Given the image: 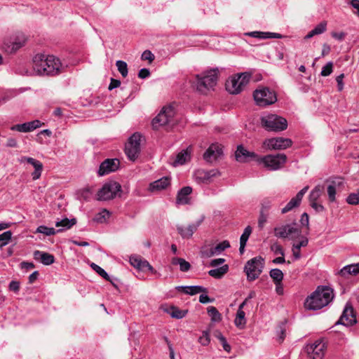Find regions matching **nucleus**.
I'll return each mask as SVG.
<instances>
[{
    "instance_id": "39",
    "label": "nucleus",
    "mask_w": 359,
    "mask_h": 359,
    "mask_svg": "<svg viewBox=\"0 0 359 359\" xmlns=\"http://www.w3.org/2000/svg\"><path fill=\"white\" fill-rule=\"evenodd\" d=\"M323 191H324V187L323 185L318 184V185L316 186L309 194L310 202L317 201L318 199L322 195Z\"/></svg>"
},
{
    "instance_id": "23",
    "label": "nucleus",
    "mask_w": 359,
    "mask_h": 359,
    "mask_svg": "<svg viewBox=\"0 0 359 359\" xmlns=\"http://www.w3.org/2000/svg\"><path fill=\"white\" fill-rule=\"evenodd\" d=\"M192 193V188L189 186L184 187L180 189L177 194L176 203L177 205L189 204L191 198L190 195Z\"/></svg>"
},
{
    "instance_id": "26",
    "label": "nucleus",
    "mask_w": 359,
    "mask_h": 359,
    "mask_svg": "<svg viewBox=\"0 0 359 359\" xmlns=\"http://www.w3.org/2000/svg\"><path fill=\"white\" fill-rule=\"evenodd\" d=\"M25 160L27 163L31 164L34 168V171L32 173V179L34 180L39 179L43 170L42 163L32 157H25Z\"/></svg>"
},
{
    "instance_id": "30",
    "label": "nucleus",
    "mask_w": 359,
    "mask_h": 359,
    "mask_svg": "<svg viewBox=\"0 0 359 359\" xmlns=\"http://www.w3.org/2000/svg\"><path fill=\"white\" fill-rule=\"evenodd\" d=\"M230 248V243L228 241H224L215 247L211 248L208 251L205 252V255L210 257L216 255L221 254L224 250Z\"/></svg>"
},
{
    "instance_id": "35",
    "label": "nucleus",
    "mask_w": 359,
    "mask_h": 359,
    "mask_svg": "<svg viewBox=\"0 0 359 359\" xmlns=\"http://www.w3.org/2000/svg\"><path fill=\"white\" fill-rule=\"evenodd\" d=\"M309 241L306 238H303L299 243H294L292 246V254L295 259H299L301 257L300 249L302 247H305L308 245Z\"/></svg>"
},
{
    "instance_id": "9",
    "label": "nucleus",
    "mask_w": 359,
    "mask_h": 359,
    "mask_svg": "<svg viewBox=\"0 0 359 359\" xmlns=\"http://www.w3.org/2000/svg\"><path fill=\"white\" fill-rule=\"evenodd\" d=\"M264 268V259L261 257H255L246 263L244 271L247 275V278L249 281L256 280Z\"/></svg>"
},
{
    "instance_id": "34",
    "label": "nucleus",
    "mask_w": 359,
    "mask_h": 359,
    "mask_svg": "<svg viewBox=\"0 0 359 359\" xmlns=\"http://www.w3.org/2000/svg\"><path fill=\"white\" fill-rule=\"evenodd\" d=\"M327 22L323 21L316 26L311 31H310L306 36L305 39H309L312 38L315 35L321 34L326 31Z\"/></svg>"
},
{
    "instance_id": "15",
    "label": "nucleus",
    "mask_w": 359,
    "mask_h": 359,
    "mask_svg": "<svg viewBox=\"0 0 359 359\" xmlns=\"http://www.w3.org/2000/svg\"><path fill=\"white\" fill-rule=\"evenodd\" d=\"M25 37L23 34H19L15 38L7 39L4 42L3 48L8 53H14L24 46Z\"/></svg>"
},
{
    "instance_id": "19",
    "label": "nucleus",
    "mask_w": 359,
    "mask_h": 359,
    "mask_svg": "<svg viewBox=\"0 0 359 359\" xmlns=\"http://www.w3.org/2000/svg\"><path fill=\"white\" fill-rule=\"evenodd\" d=\"M329 184L327 187V195L330 202L336 201L337 189L344 186V180L341 177H336L328 180Z\"/></svg>"
},
{
    "instance_id": "49",
    "label": "nucleus",
    "mask_w": 359,
    "mask_h": 359,
    "mask_svg": "<svg viewBox=\"0 0 359 359\" xmlns=\"http://www.w3.org/2000/svg\"><path fill=\"white\" fill-rule=\"evenodd\" d=\"M11 236L12 233L11 231H7L0 234L1 248L8 243V242L11 240Z\"/></svg>"
},
{
    "instance_id": "18",
    "label": "nucleus",
    "mask_w": 359,
    "mask_h": 359,
    "mask_svg": "<svg viewBox=\"0 0 359 359\" xmlns=\"http://www.w3.org/2000/svg\"><path fill=\"white\" fill-rule=\"evenodd\" d=\"M309 187L306 186L300 190L297 194V195L291 198V200L286 204V205L281 209V213L285 214L293 210L294 208L299 207L304 194L306 193Z\"/></svg>"
},
{
    "instance_id": "54",
    "label": "nucleus",
    "mask_w": 359,
    "mask_h": 359,
    "mask_svg": "<svg viewBox=\"0 0 359 359\" xmlns=\"http://www.w3.org/2000/svg\"><path fill=\"white\" fill-rule=\"evenodd\" d=\"M217 339L221 342L224 351L229 353L231 351V346L227 343L226 338L221 334L217 336Z\"/></svg>"
},
{
    "instance_id": "32",
    "label": "nucleus",
    "mask_w": 359,
    "mask_h": 359,
    "mask_svg": "<svg viewBox=\"0 0 359 359\" xmlns=\"http://www.w3.org/2000/svg\"><path fill=\"white\" fill-rule=\"evenodd\" d=\"M177 289L182 290L184 293L194 295L200 292H206L207 289L201 285H191V286H179Z\"/></svg>"
},
{
    "instance_id": "59",
    "label": "nucleus",
    "mask_w": 359,
    "mask_h": 359,
    "mask_svg": "<svg viewBox=\"0 0 359 359\" xmlns=\"http://www.w3.org/2000/svg\"><path fill=\"white\" fill-rule=\"evenodd\" d=\"M332 36L337 39V41H342L344 40L345 36H346V33L344 32H333L331 33Z\"/></svg>"
},
{
    "instance_id": "6",
    "label": "nucleus",
    "mask_w": 359,
    "mask_h": 359,
    "mask_svg": "<svg viewBox=\"0 0 359 359\" xmlns=\"http://www.w3.org/2000/svg\"><path fill=\"white\" fill-rule=\"evenodd\" d=\"M256 104L265 107L274 104L277 101L276 93L268 87H262L256 89L253 93Z\"/></svg>"
},
{
    "instance_id": "61",
    "label": "nucleus",
    "mask_w": 359,
    "mask_h": 359,
    "mask_svg": "<svg viewBox=\"0 0 359 359\" xmlns=\"http://www.w3.org/2000/svg\"><path fill=\"white\" fill-rule=\"evenodd\" d=\"M150 76V72L147 68L141 69L138 72V77L140 79H146Z\"/></svg>"
},
{
    "instance_id": "53",
    "label": "nucleus",
    "mask_w": 359,
    "mask_h": 359,
    "mask_svg": "<svg viewBox=\"0 0 359 359\" xmlns=\"http://www.w3.org/2000/svg\"><path fill=\"white\" fill-rule=\"evenodd\" d=\"M199 343L203 346L209 344L210 339L209 334L207 331H203L202 335L198 339Z\"/></svg>"
},
{
    "instance_id": "64",
    "label": "nucleus",
    "mask_w": 359,
    "mask_h": 359,
    "mask_svg": "<svg viewBox=\"0 0 359 359\" xmlns=\"http://www.w3.org/2000/svg\"><path fill=\"white\" fill-rule=\"evenodd\" d=\"M349 4L357 10L355 13L359 17V0H351Z\"/></svg>"
},
{
    "instance_id": "20",
    "label": "nucleus",
    "mask_w": 359,
    "mask_h": 359,
    "mask_svg": "<svg viewBox=\"0 0 359 359\" xmlns=\"http://www.w3.org/2000/svg\"><path fill=\"white\" fill-rule=\"evenodd\" d=\"M355 323H356V317L354 314L353 308L346 306L340 318L336 323V325L351 326Z\"/></svg>"
},
{
    "instance_id": "56",
    "label": "nucleus",
    "mask_w": 359,
    "mask_h": 359,
    "mask_svg": "<svg viewBox=\"0 0 359 359\" xmlns=\"http://www.w3.org/2000/svg\"><path fill=\"white\" fill-rule=\"evenodd\" d=\"M142 60L152 62L154 60V55L149 50H144L141 57Z\"/></svg>"
},
{
    "instance_id": "28",
    "label": "nucleus",
    "mask_w": 359,
    "mask_h": 359,
    "mask_svg": "<svg viewBox=\"0 0 359 359\" xmlns=\"http://www.w3.org/2000/svg\"><path fill=\"white\" fill-rule=\"evenodd\" d=\"M339 274L345 278H348L349 276H357L359 274V263L352 264L344 266L339 271Z\"/></svg>"
},
{
    "instance_id": "16",
    "label": "nucleus",
    "mask_w": 359,
    "mask_h": 359,
    "mask_svg": "<svg viewBox=\"0 0 359 359\" xmlns=\"http://www.w3.org/2000/svg\"><path fill=\"white\" fill-rule=\"evenodd\" d=\"M120 165L117 158H107L100 165L97 171L99 176H104L110 172L116 171Z\"/></svg>"
},
{
    "instance_id": "5",
    "label": "nucleus",
    "mask_w": 359,
    "mask_h": 359,
    "mask_svg": "<svg viewBox=\"0 0 359 359\" xmlns=\"http://www.w3.org/2000/svg\"><path fill=\"white\" fill-rule=\"evenodd\" d=\"M287 161V156L285 154H269L259 156L257 163L262 164L269 170L274 171L280 170Z\"/></svg>"
},
{
    "instance_id": "40",
    "label": "nucleus",
    "mask_w": 359,
    "mask_h": 359,
    "mask_svg": "<svg viewBox=\"0 0 359 359\" xmlns=\"http://www.w3.org/2000/svg\"><path fill=\"white\" fill-rule=\"evenodd\" d=\"M109 216L110 212L106 209H102L100 212L95 215L93 221L97 223L102 224L106 222Z\"/></svg>"
},
{
    "instance_id": "51",
    "label": "nucleus",
    "mask_w": 359,
    "mask_h": 359,
    "mask_svg": "<svg viewBox=\"0 0 359 359\" xmlns=\"http://www.w3.org/2000/svg\"><path fill=\"white\" fill-rule=\"evenodd\" d=\"M332 71L333 63L332 62H329L322 68L320 74L323 76H327L332 74Z\"/></svg>"
},
{
    "instance_id": "17",
    "label": "nucleus",
    "mask_w": 359,
    "mask_h": 359,
    "mask_svg": "<svg viewBox=\"0 0 359 359\" xmlns=\"http://www.w3.org/2000/svg\"><path fill=\"white\" fill-rule=\"evenodd\" d=\"M235 157L237 161L245 163L252 159L257 162L259 156L252 151H249L243 145H238L235 152Z\"/></svg>"
},
{
    "instance_id": "22",
    "label": "nucleus",
    "mask_w": 359,
    "mask_h": 359,
    "mask_svg": "<svg viewBox=\"0 0 359 359\" xmlns=\"http://www.w3.org/2000/svg\"><path fill=\"white\" fill-rule=\"evenodd\" d=\"M41 126V121L34 120L29 122H26L21 124L13 125L11 127V130L18 131L21 133L31 132Z\"/></svg>"
},
{
    "instance_id": "11",
    "label": "nucleus",
    "mask_w": 359,
    "mask_h": 359,
    "mask_svg": "<svg viewBox=\"0 0 359 359\" xmlns=\"http://www.w3.org/2000/svg\"><path fill=\"white\" fill-rule=\"evenodd\" d=\"M175 114L172 105L163 107L160 113L152 120V126L157 129L159 126H165L170 123Z\"/></svg>"
},
{
    "instance_id": "41",
    "label": "nucleus",
    "mask_w": 359,
    "mask_h": 359,
    "mask_svg": "<svg viewBox=\"0 0 359 359\" xmlns=\"http://www.w3.org/2000/svg\"><path fill=\"white\" fill-rule=\"evenodd\" d=\"M76 223V219L75 218L69 219L68 218H65L62 219L61 221L56 222L55 226L57 227H63L62 229V231L65 229H69L72 226H73Z\"/></svg>"
},
{
    "instance_id": "29",
    "label": "nucleus",
    "mask_w": 359,
    "mask_h": 359,
    "mask_svg": "<svg viewBox=\"0 0 359 359\" xmlns=\"http://www.w3.org/2000/svg\"><path fill=\"white\" fill-rule=\"evenodd\" d=\"M170 184V179L168 177H163L161 179L151 182L149 189L151 191H161L166 189Z\"/></svg>"
},
{
    "instance_id": "63",
    "label": "nucleus",
    "mask_w": 359,
    "mask_h": 359,
    "mask_svg": "<svg viewBox=\"0 0 359 359\" xmlns=\"http://www.w3.org/2000/svg\"><path fill=\"white\" fill-rule=\"evenodd\" d=\"M121 85V81L119 80L115 79H111V81L109 83V86L108 87V89L109 90H111L116 88H118Z\"/></svg>"
},
{
    "instance_id": "2",
    "label": "nucleus",
    "mask_w": 359,
    "mask_h": 359,
    "mask_svg": "<svg viewBox=\"0 0 359 359\" xmlns=\"http://www.w3.org/2000/svg\"><path fill=\"white\" fill-rule=\"evenodd\" d=\"M333 290L327 286H318L306 299L304 307L308 310H318L327 306L333 299Z\"/></svg>"
},
{
    "instance_id": "52",
    "label": "nucleus",
    "mask_w": 359,
    "mask_h": 359,
    "mask_svg": "<svg viewBox=\"0 0 359 359\" xmlns=\"http://www.w3.org/2000/svg\"><path fill=\"white\" fill-rule=\"evenodd\" d=\"M252 233V228L250 226H248L244 229L243 233H242L240 238V243H246L250 234Z\"/></svg>"
},
{
    "instance_id": "10",
    "label": "nucleus",
    "mask_w": 359,
    "mask_h": 359,
    "mask_svg": "<svg viewBox=\"0 0 359 359\" xmlns=\"http://www.w3.org/2000/svg\"><path fill=\"white\" fill-rule=\"evenodd\" d=\"M141 135L135 133L128 139L125 146V153L130 161H135L140 153Z\"/></svg>"
},
{
    "instance_id": "13",
    "label": "nucleus",
    "mask_w": 359,
    "mask_h": 359,
    "mask_svg": "<svg viewBox=\"0 0 359 359\" xmlns=\"http://www.w3.org/2000/svg\"><path fill=\"white\" fill-rule=\"evenodd\" d=\"M325 348V343L322 339H318L314 343L307 345L306 351L311 359H323Z\"/></svg>"
},
{
    "instance_id": "45",
    "label": "nucleus",
    "mask_w": 359,
    "mask_h": 359,
    "mask_svg": "<svg viewBox=\"0 0 359 359\" xmlns=\"http://www.w3.org/2000/svg\"><path fill=\"white\" fill-rule=\"evenodd\" d=\"M208 313L211 317V320L214 322H219L221 320V314L215 306H209L208 309Z\"/></svg>"
},
{
    "instance_id": "24",
    "label": "nucleus",
    "mask_w": 359,
    "mask_h": 359,
    "mask_svg": "<svg viewBox=\"0 0 359 359\" xmlns=\"http://www.w3.org/2000/svg\"><path fill=\"white\" fill-rule=\"evenodd\" d=\"M130 263L132 266L140 270L148 269L149 271H152L154 269L147 260L143 259L140 256L138 255L130 256Z\"/></svg>"
},
{
    "instance_id": "62",
    "label": "nucleus",
    "mask_w": 359,
    "mask_h": 359,
    "mask_svg": "<svg viewBox=\"0 0 359 359\" xmlns=\"http://www.w3.org/2000/svg\"><path fill=\"white\" fill-rule=\"evenodd\" d=\"M311 206L316 211V212H323L325 210V208L323 205L319 204L317 201L310 202Z\"/></svg>"
},
{
    "instance_id": "8",
    "label": "nucleus",
    "mask_w": 359,
    "mask_h": 359,
    "mask_svg": "<svg viewBox=\"0 0 359 359\" xmlns=\"http://www.w3.org/2000/svg\"><path fill=\"white\" fill-rule=\"evenodd\" d=\"M121 191V184L115 181H109L103 184L98 191L97 196L99 201H108L114 198Z\"/></svg>"
},
{
    "instance_id": "46",
    "label": "nucleus",
    "mask_w": 359,
    "mask_h": 359,
    "mask_svg": "<svg viewBox=\"0 0 359 359\" xmlns=\"http://www.w3.org/2000/svg\"><path fill=\"white\" fill-rule=\"evenodd\" d=\"M117 69L123 77H126L128 73L127 63L122 60L116 62Z\"/></svg>"
},
{
    "instance_id": "55",
    "label": "nucleus",
    "mask_w": 359,
    "mask_h": 359,
    "mask_svg": "<svg viewBox=\"0 0 359 359\" xmlns=\"http://www.w3.org/2000/svg\"><path fill=\"white\" fill-rule=\"evenodd\" d=\"M272 206V200L270 198H264L262 202V208L261 210H264V212H267Z\"/></svg>"
},
{
    "instance_id": "47",
    "label": "nucleus",
    "mask_w": 359,
    "mask_h": 359,
    "mask_svg": "<svg viewBox=\"0 0 359 359\" xmlns=\"http://www.w3.org/2000/svg\"><path fill=\"white\" fill-rule=\"evenodd\" d=\"M91 268L96 271L100 276H102L103 278H104L107 280H110L109 276L108 273L100 266L95 263H92L90 264Z\"/></svg>"
},
{
    "instance_id": "60",
    "label": "nucleus",
    "mask_w": 359,
    "mask_h": 359,
    "mask_svg": "<svg viewBox=\"0 0 359 359\" xmlns=\"http://www.w3.org/2000/svg\"><path fill=\"white\" fill-rule=\"evenodd\" d=\"M8 287H9V290L11 291H13L15 292H18L19 291V290H20V283L18 281L12 280L9 283Z\"/></svg>"
},
{
    "instance_id": "48",
    "label": "nucleus",
    "mask_w": 359,
    "mask_h": 359,
    "mask_svg": "<svg viewBox=\"0 0 359 359\" xmlns=\"http://www.w3.org/2000/svg\"><path fill=\"white\" fill-rule=\"evenodd\" d=\"M346 202L350 205H358L359 189L356 192L351 193L346 198Z\"/></svg>"
},
{
    "instance_id": "4",
    "label": "nucleus",
    "mask_w": 359,
    "mask_h": 359,
    "mask_svg": "<svg viewBox=\"0 0 359 359\" xmlns=\"http://www.w3.org/2000/svg\"><path fill=\"white\" fill-rule=\"evenodd\" d=\"M251 74L248 72L235 74L226 82V89L231 94H238L249 83Z\"/></svg>"
},
{
    "instance_id": "42",
    "label": "nucleus",
    "mask_w": 359,
    "mask_h": 359,
    "mask_svg": "<svg viewBox=\"0 0 359 359\" xmlns=\"http://www.w3.org/2000/svg\"><path fill=\"white\" fill-rule=\"evenodd\" d=\"M61 231H62V229H59V230L56 231L53 227H48V226H46L43 225H41L36 229V233H43L46 236H52V235H55L57 232H59Z\"/></svg>"
},
{
    "instance_id": "27",
    "label": "nucleus",
    "mask_w": 359,
    "mask_h": 359,
    "mask_svg": "<svg viewBox=\"0 0 359 359\" xmlns=\"http://www.w3.org/2000/svg\"><path fill=\"white\" fill-rule=\"evenodd\" d=\"M198 224H189L188 226L184 227L180 225L177 226V230L178 233L183 238H190L194 233L197 230Z\"/></svg>"
},
{
    "instance_id": "12",
    "label": "nucleus",
    "mask_w": 359,
    "mask_h": 359,
    "mask_svg": "<svg viewBox=\"0 0 359 359\" xmlns=\"http://www.w3.org/2000/svg\"><path fill=\"white\" fill-rule=\"evenodd\" d=\"M292 145L291 139L282 137L268 138L263 142V147L267 150H283Z\"/></svg>"
},
{
    "instance_id": "21",
    "label": "nucleus",
    "mask_w": 359,
    "mask_h": 359,
    "mask_svg": "<svg viewBox=\"0 0 359 359\" xmlns=\"http://www.w3.org/2000/svg\"><path fill=\"white\" fill-rule=\"evenodd\" d=\"M221 144L217 143L212 144L203 154V158L207 162L211 163L216 161L222 155Z\"/></svg>"
},
{
    "instance_id": "57",
    "label": "nucleus",
    "mask_w": 359,
    "mask_h": 359,
    "mask_svg": "<svg viewBox=\"0 0 359 359\" xmlns=\"http://www.w3.org/2000/svg\"><path fill=\"white\" fill-rule=\"evenodd\" d=\"M271 249L275 254L284 256V250L280 245L275 243L271 245Z\"/></svg>"
},
{
    "instance_id": "50",
    "label": "nucleus",
    "mask_w": 359,
    "mask_h": 359,
    "mask_svg": "<svg viewBox=\"0 0 359 359\" xmlns=\"http://www.w3.org/2000/svg\"><path fill=\"white\" fill-rule=\"evenodd\" d=\"M268 212H264V210H260V214H259V219H258V226L260 228V229H262L265 224L267 222V219H268Z\"/></svg>"
},
{
    "instance_id": "37",
    "label": "nucleus",
    "mask_w": 359,
    "mask_h": 359,
    "mask_svg": "<svg viewBox=\"0 0 359 359\" xmlns=\"http://www.w3.org/2000/svg\"><path fill=\"white\" fill-rule=\"evenodd\" d=\"M171 263L172 265H179L180 269L182 272H187L190 270L191 264L184 259L180 257H173Z\"/></svg>"
},
{
    "instance_id": "1",
    "label": "nucleus",
    "mask_w": 359,
    "mask_h": 359,
    "mask_svg": "<svg viewBox=\"0 0 359 359\" xmlns=\"http://www.w3.org/2000/svg\"><path fill=\"white\" fill-rule=\"evenodd\" d=\"M33 69L38 75L55 76L61 74L64 67L59 58L39 53L33 58Z\"/></svg>"
},
{
    "instance_id": "31",
    "label": "nucleus",
    "mask_w": 359,
    "mask_h": 359,
    "mask_svg": "<svg viewBox=\"0 0 359 359\" xmlns=\"http://www.w3.org/2000/svg\"><path fill=\"white\" fill-rule=\"evenodd\" d=\"M191 147H189L186 149L180 151L176 156V159L174 162V165H183L191 158Z\"/></svg>"
},
{
    "instance_id": "58",
    "label": "nucleus",
    "mask_w": 359,
    "mask_h": 359,
    "mask_svg": "<svg viewBox=\"0 0 359 359\" xmlns=\"http://www.w3.org/2000/svg\"><path fill=\"white\" fill-rule=\"evenodd\" d=\"M344 78V74H341L336 78V81L337 83V89L339 92H341L344 89V83L343 79Z\"/></svg>"
},
{
    "instance_id": "33",
    "label": "nucleus",
    "mask_w": 359,
    "mask_h": 359,
    "mask_svg": "<svg viewBox=\"0 0 359 359\" xmlns=\"http://www.w3.org/2000/svg\"><path fill=\"white\" fill-rule=\"evenodd\" d=\"M218 171L216 170H212L210 171H198L196 173L197 177L199 178L203 183H209L211 179L216 176Z\"/></svg>"
},
{
    "instance_id": "38",
    "label": "nucleus",
    "mask_w": 359,
    "mask_h": 359,
    "mask_svg": "<svg viewBox=\"0 0 359 359\" xmlns=\"http://www.w3.org/2000/svg\"><path fill=\"white\" fill-rule=\"evenodd\" d=\"M245 316V313L243 310L237 311L236 316L234 320V324L237 327L243 329L245 327L246 324V319Z\"/></svg>"
},
{
    "instance_id": "14",
    "label": "nucleus",
    "mask_w": 359,
    "mask_h": 359,
    "mask_svg": "<svg viewBox=\"0 0 359 359\" xmlns=\"http://www.w3.org/2000/svg\"><path fill=\"white\" fill-rule=\"evenodd\" d=\"M301 231L296 227V224H285L274 228V234L277 238H285L289 236H298Z\"/></svg>"
},
{
    "instance_id": "25",
    "label": "nucleus",
    "mask_w": 359,
    "mask_h": 359,
    "mask_svg": "<svg viewBox=\"0 0 359 359\" xmlns=\"http://www.w3.org/2000/svg\"><path fill=\"white\" fill-rule=\"evenodd\" d=\"M33 255L35 260L41 262L44 265H50L55 262L54 256L46 252L35 250Z\"/></svg>"
},
{
    "instance_id": "36",
    "label": "nucleus",
    "mask_w": 359,
    "mask_h": 359,
    "mask_svg": "<svg viewBox=\"0 0 359 359\" xmlns=\"http://www.w3.org/2000/svg\"><path fill=\"white\" fill-rule=\"evenodd\" d=\"M228 271L229 266L227 264H224L221 267L210 270L208 271V274L211 277L219 279L222 278L228 272Z\"/></svg>"
},
{
    "instance_id": "43",
    "label": "nucleus",
    "mask_w": 359,
    "mask_h": 359,
    "mask_svg": "<svg viewBox=\"0 0 359 359\" xmlns=\"http://www.w3.org/2000/svg\"><path fill=\"white\" fill-rule=\"evenodd\" d=\"M270 277L274 283L282 282L283 279V273L279 269H273L269 271Z\"/></svg>"
},
{
    "instance_id": "44",
    "label": "nucleus",
    "mask_w": 359,
    "mask_h": 359,
    "mask_svg": "<svg viewBox=\"0 0 359 359\" xmlns=\"http://www.w3.org/2000/svg\"><path fill=\"white\" fill-rule=\"evenodd\" d=\"M187 313V311L180 310L177 307H175V306H171L170 311H169L170 315L172 318H177V319H181V318H184L186 316Z\"/></svg>"
},
{
    "instance_id": "3",
    "label": "nucleus",
    "mask_w": 359,
    "mask_h": 359,
    "mask_svg": "<svg viewBox=\"0 0 359 359\" xmlns=\"http://www.w3.org/2000/svg\"><path fill=\"white\" fill-rule=\"evenodd\" d=\"M218 69H212L201 74H197L196 89L202 94H206L209 90H213L217 85L218 79Z\"/></svg>"
},
{
    "instance_id": "7",
    "label": "nucleus",
    "mask_w": 359,
    "mask_h": 359,
    "mask_svg": "<svg viewBox=\"0 0 359 359\" xmlns=\"http://www.w3.org/2000/svg\"><path fill=\"white\" fill-rule=\"evenodd\" d=\"M261 123L262 126L268 131H283L287 127V121L285 118L273 114L262 116Z\"/></svg>"
}]
</instances>
